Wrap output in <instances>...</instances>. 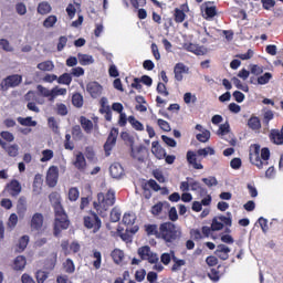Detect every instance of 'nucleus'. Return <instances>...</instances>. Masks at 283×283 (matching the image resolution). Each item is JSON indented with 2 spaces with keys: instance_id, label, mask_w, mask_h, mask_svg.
<instances>
[{
  "instance_id": "f257e3e1",
  "label": "nucleus",
  "mask_w": 283,
  "mask_h": 283,
  "mask_svg": "<svg viewBox=\"0 0 283 283\" xmlns=\"http://www.w3.org/2000/svg\"><path fill=\"white\" fill-rule=\"evenodd\" d=\"M49 200L54 212L53 235L59 238L63 231L70 229V217H67V212H65V208L61 203V195L59 192L50 193Z\"/></svg>"
},
{
  "instance_id": "f03ea898",
  "label": "nucleus",
  "mask_w": 283,
  "mask_h": 283,
  "mask_svg": "<svg viewBox=\"0 0 283 283\" xmlns=\"http://www.w3.org/2000/svg\"><path fill=\"white\" fill-rule=\"evenodd\" d=\"M114 205H116V191L113 189H108L106 192H98L97 200L93 202V207L99 216H105Z\"/></svg>"
},
{
  "instance_id": "7ed1b4c3",
  "label": "nucleus",
  "mask_w": 283,
  "mask_h": 283,
  "mask_svg": "<svg viewBox=\"0 0 283 283\" xmlns=\"http://www.w3.org/2000/svg\"><path fill=\"white\" fill-rule=\"evenodd\" d=\"M249 158L251 165L258 167V169H264L266 165H269V160L271 158V150L268 147L261 149V157H260V145L252 144L249 150Z\"/></svg>"
},
{
  "instance_id": "20e7f679",
  "label": "nucleus",
  "mask_w": 283,
  "mask_h": 283,
  "mask_svg": "<svg viewBox=\"0 0 283 283\" xmlns=\"http://www.w3.org/2000/svg\"><path fill=\"white\" fill-rule=\"evenodd\" d=\"M182 233L171 221H166L159 226V240H164L166 244H174L176 240H180Z\"/></svg>"
},
{
  "instance_id": "39448f33",
  "label": "nucleus",
  "mask_w": 283,
  "mask_h": 283,
  "mask_svg": "<svg viewBox=\"0 0 283 283\" xmlns=\"http://www.w3.org/2000/svg\"><path fill=\"white\" fill-rule=\"evenodd\" d=\"M83 224L84 228L92 231V233H98L101 231V227H103V221L101 220V217H98V213L91 210L83 217Z\"/></svg>"
},
{
  "instance_id": "423d86ee",
  "label": "nucleus",
  "mask_w": 283,
  "mask_h": 283,
  "mask_svg": "<svg viewBox=\"0 0 283 283\" xmlns=\"http://www.w3.org/2000/svg\"><path fill=\"white\" fill-rule=\"evenodd\" d=\"M23 83V76L20 74L8 75L1 81V91L8 92V90L13 87H19V85Z\"/></svg>"
},
{
  "instance_id": "0eeeda50",
  "label": "nucleus",
  "mask_w": 283,
  "mask_h": 283,
  "mask_svg": "<svg viewBox=\"0 0 283 283\" xmlns=\"http://www.w3.org/2000/svg\"><path fill=\"white\" fill-rule=\"evenodd\" d=\"M21 191H23V187L17 179H12L10 182H8L3 189V193H8V196H11V198H18Z\"/></svg>"
},
{
  "instance_id": "6e6552de",
  "label": "nucleus",
  "mask_w": 283,
  "mask_h": 283,
  "mask_svg": "<svg viewBox=\"0 0 283 283\" xmlns=\"http://www.w3.org/2000/svg\"><path fill=\"white\" fill-rule=\"evenodd\" d=\"M118 139V128L113 127L108 134V137L104 144V151L106 156H109L114 147H116V140Z\"/></svg>"
},
{
  "instance_id": "1a4fd4ad",
  "label": "nucleus",
  "mask_w": 283,
  "mask_h": 283,
  "mask_svg": "<svg viewBox=\"0 0 283 283\" xmlns=\"http://www.w3.org/2000/svg\"><path fill=\"white\" fill-rule=\"evenodd\" d=\"M45 218L43 217V213L35 212L30 222L31 231H42L43 230V222Z\"/></svg>"
},
{
  "instance_id": "9d476101",
  "label": "nucleus",
  "mask_w": 283,
  "mask_h": 283,
  "mask_svg": "<svg viewBox=\"0 0 283 283\" xmlns=\"http://www.w3.org/2000/svg\"><path fill=\"white\" fill-rule=\"evenodd\" d=\"M59 182V167L51 166L46 172L48 187H54Z\"/></svg>"
},
{
  "instance_id": "9b49d317",
  "label": "nucleus",
  "mask_w": 283,
  "mask_h": 283,
  "mask_svg": "<svg viewBox=\"0 0 283 283\" xmlns=\"http://www.w3.org/2000/svg\"><path fill=\"white\" fill-rule=\"evenodd\" d=\"M72 165L77 169V171H85V169H87V160L85 159V155H83L81 151L75 154Z\"/></svg>"
},
{
  "instance_id": "f8f14e48",
  "label": "nucleus",
  "mask_w": 283,
  "mask_h": 283,
  "mask_svg": "<svg viewBox=\"0 0 283 283\" xmlns=\"http://www.w3.org/2000/svg\"><path fill=\"white\" fill-rule=\"evenodd\" d=\"M174 74L175 81L181 83V81L185 78L184 74H189V69L187 67V65H185V63L179 62L174 66Z\"/></svg>"
},
{
  "instance_id": "ddd939ff",
  "label": "nucleus",
  "mask_w": 283,
  "mask_h": 283,
  "mask_svg": "<svg viewBox=\"0 0 283 283\" xmlns=\"http://www.w3.org/2000/svg\"><path fill=\"white\" fill-rule=\"evenodd\" d=\"M86 91L92 98H98L103 94V86L98 82H90L86 84Z\"/></svg>"
},
{
  "instance_id": "4468645a",
  "label": "nucleus",
  "mask_w": 283,
  "mask_h": 283,
  "mask_svg": "<svg viewBox=\"0 0 283 283\" xmlns=\"http://www.w3.org/2000/svg\"><path fill=\"white\" fill-rule=\"evenodd\" d=\"M229 253H231V248L226 244H218L214 251V255H217V258L222 261H227Z\"/></svg>"
},
{
  "instance_id": "2eb2a0df",
  "label": "nucleus",
  "mask_w": 283,
  "mask_h": 283,
  "mask_svg": "<svg viewBox=\"0 0 283 283\" xmlns=\"http://www.w3.org/2000/svg\"><path fill=\"white\" fill-rule=\"evenodd\" d=\"M151 154L156 156L158 160L165 159V156L167 154V150L161 147V145L158 142H153L151 143Z\"/></svg>"
},
{
  "instance_id": "dca6fc26",
  "label": "nucleus",
  "mask_w": 283,
  "mask_h": 283,
  "mask_svg": "<svg viewBox=\"0 0 283 283\" xmlns=\"http://www.w3.org/2000/svg\"><path fill=\"white\" fill-rule=\"evenodd\" d=\"M109 174L112 178H115V179L123 178V176H125V169L120 164L115 163L111 165Z\"/></svg>"
},
{
  "instance_id": "f3484780",
  "label": "nucleus",
  "mask_w": 283,
  "mask_h": 283,
  "mask_svg": "<svg viewBox=\"0 0 283 283\" xmlns=\"http://www.w3.org/2000/svg\"><path fill=\"white\" fill-rule=\"evenodd\" d=\"M184 48H185V50H187V52H191L192 54H196L197 56H205V54H207V51L205 50L203 46H199L193 43H188V44L184 45Z\"/></svg>"
},
{
  "instance_id": "a211bd4d",
  "label": "nucleus",
  "mask_w": 283,
  "mask_h": 283,
  "mask_svg": "<svg viewBox=\"0 0 283 283\" xmlns=\"http://www.w3.org/2000/svg\"><path fill=\"white\" fill-rule=\"evenodd\" d=\"M269 138L273 145H283V133L277 128L271 129Z\"/></svg>"
},
{
  "instance_id": "6ab92c4d",
  "label": "nucleus",
  "mask_w": 283,
  "mask_h": 283,
  "mask_svg": "<svg viewBox=\"0 0 283 283\" xmlns=\"http://www.w3.org/2000/svg\"><path fill=\"white\" fill-rule=\"evenodd\" d=\"M25 211H28V199L22 196L17 202V213L20 218H23V216H25Z\"/></svg>"
},
{
  "instance_id": "aec40b11",
  "label": "nucleus",
  "mask_w": 283,
  "mask_h": 283,
  "mask_svg": "<svg viewBox=\"0 0 283 283\" xmlns=\"http://www.w3.org/2000/svg\"><path fill=\"white\" fill-rule=\"evenodd\" d=\"M24 101H34L35 104H38V105H44L45 104V98L40 97L39 94L34 91H29L24 95Z\"/></svg>"
},
{
  "instance_id": "412c9836",
  "label": "nucleus",
  "mask_w": 283,
  "mask_h": 283,
  "mask_svg": "<svg viewBox=\"0 0 283 283\" xmlns=\"http://www.w3.org/2000/svg\"><path fill=\"white\" fill-rule=\"evenodd\" d=\"M187 161L189 163V165H192L193 169H205V166L198 163V157L196 153L191 150L187 153Z\"/></svg>"
},
{
  "instance_id": "4be33fe9",
  "label": "nucleus",
  "mask_w": 283,
  "mask_h": 283,
  "mask_svg": "<svg viewBox=\"0 0 283 283\" xmlns=\"http://www.w3.org/2000/svg\"><path fill=\"white\" fill-rule=\"evenodd\" d=\"M28 264V259L23 255H18L13 261V271H23Z\"/></svg>"
},
{
  "instance_id": "5701e85b",
  "label": "nucleus",
  "mask_w": 283,
  "mask_h": 283,
  "mask_svg": "<svg viewBox=\"0 0 283 283\" xmlns=\"http://www.w3.org/2000/svg\"><path fill=\"white\" fill-rule=\"evenodd\" d=\"M248 127L253 132L262 129V122L260 120V117L251 116L248 120Z\"/></svg>"
},
{
  "instance_id": "b1692460",
  "label": "nucleus",
  "mask_w": 283,
  "mask_h": 283,
  "mask_svg": "<svg viewBox=\"0 0 283 283\" xmlns=\"http://www.w3.org/2000/svg\"><path fill=\"white\" fill-rule=\"evenodd\" d=\"M80 123L86 134H92V129H94V123H92L91 119L85 116H81Z\"/></svg>"
},
{
  "instance_id": "393cba45",
  "label": "nucleus",
  "mask_w": 283,
  "mask_h": 283,
  "mask_svg": "<svg viewBox=\"0 0 283 283\" xmlns=\"http://www.w3.org/2000/svg\"><path fill=\"white\" fill-rule=\"evenodd\" d=\"M171 253H172L171 260L174 262V264L171 266V271L174 273H176V271H180V268L185 266V264H187V261H185L184 259H178L174 252H171Z\"/></svg>"
},
{
  "instance_id": "a878e982",
  "label": "nucleus",
  "mask_w": 283,
  "mask_h": 283,
  "mask_svg": "<svg viewBox=\"0 0 283 283\" xmlns=\"http://www.w3.org/2000/svg\"><path fill=\"white\" fill-rule=\"evenodd\" d=\"M273 118H275V113L273 111L263 109L262 124L264 125V127H269V124L271 123V120H273Z\"/></svg>"
},
{
  "instance_id": "bb28decb",
  "label": "nucleus",
  "mask_w": 283,
  "mask_h": 283,
  "mask_svg": "<svg viewBox=\"0 0 283 283\" xmlns=\"http://www.w3.org/2000/svg\"><path fill=\"white\" fill-rule=\"evenodd\" d=\"M2 149H4V151H7L8 156L11 158H17V156H19V145L17 144L8 146L6 143V146L2 147Z\"/></svg>"
},
{
  "instance_id": "cd10ccee",
  "label": "nucleus",
  "mask_w": 283,
  "mask_h": 283,
  "mask_svg": "<svg viewBox=\"0 0 283 283\" xmlns=\"http://www.w3.org/2000/svg\"><path fill=\"white\" fill-rule=\"evenodd\" d=\"M77 60L78 63L82 65H92V63H94V56L90 54L78 53Z\"/></svg>"
},
{
  "instance_id": "c85d7f7f",
  "label": "nucleus",
  "mask_w": 283,
  "mask_h": 283,
  "mask_svg": "<svg viewBox=\"0 0 283 283\" xmlns=\"http://www.w3.org/2000/svg\"><path fill=\"white\" fill-rule=\"evenodd\" d=\"M113 261L115 262V264H122L123 260H125V252H123V250L120 249H115L112 253H111Z\"/></svg>"
},
{
  "instance_id": "c756f323",
  "label": "nucleus",
  "mask_w": 283,
  "mask_h": 283,
  "mask_svg": "<svg viewBox=\"0 0 283 283\" xmlns=\"http://www.w3.org/2000/svg\"><path fill=\"white\" fill-rule=\"evenodd\" d=\"M50 12H52V6H50L48 1H43L38 4L39 14L45 15L50 14Z\"/></svg>"
},
{
  "instance_id": "7c9ffc66",
  "label": "nucleus",
  "mask_w": 283,
  "mask_h": 283,
  "mask_svg": "<svg viewBox=\"0 0 283 283\" xmlns=\"http://www.w3.org/2000/svg\"><path fill=\"white\" fill-rule=\"evenodd\" d=\"M18 123L22 125V127H36V120H33L32 117H18Z\"/></svg>"
},
{
  "instance_id": "2f4dec72",
  "label": "nucleus",
  "mask_w": 283,
  "mask_h": 283,
  "mask_svg": "<svg viewBox=\"0 0 283 283\" xmlns=\"http://www.w3.org/2000/svg\"><path fill=\"white\" fill-rule=\"evenodd\" d=\"M65 94H67V88H59V86L53 87L51 90L50 103H54L56 96H65Z\"/></svg>"
},
{
  "instance_id": "473e14b6",
  "label": "nucleus",
  "mask_w": 283,
  "mask_h": 283,
  "mask_svg": "<svg viewBox=\"0 0 283 283\" xmlns=\"http://www.w3.org/2000/svg\"><path fill=\"white\" fill-rule=\"evenodd\" d=\"M36 67L38 70H41V72H52L54 70V62L48 60L39 63Z\"/></svg>"
},
{
  "instance_id": "72a5a7b5",
  "label": "nucleus",
  "mask_w": 283,
  "mask_h": 283,
  "mask_svg": "<svg viewBox=\"0 0 283 283\" xmlns=\"http://www.w3.org/2000/svg\"><path fill=\"white\" fill-rule=\"evenodd\" d=\"M145 231L147 235H156L158 239L160 238V229H158L157 224H146Z\"/></svg>"
},
{
  "instance_id": "f704fd0d",
  "label": "nucleus",
  "mask_w": 283,
  "mask_h": 283,
  "mask_svg": "<svg viewBox=\"0 0 283 283\" xmlns=\"http://www.w3.org/2000/svg\"><path fill=\"white\" fill-rule=\"evenodd\" d=\"M128 123L132 125V127H134L136 129V132L145 130V126L143 125V123H140V120L136 119V117L133 115H130L128 117Z\"/></svg>"
},
{
  "instance_id": "c9c22d12",
  "label": "nucleus",
  "mask_w": 283,
  "mask_h": 283,
  "mask_svg": "<svg viewBox=\"0 0 283 283\" xmlns=\"http://www.w3.org/2000/svg\"><path fill=\"white\" fill-rule=\"evenodd\" d=\"M137 253H138L140 260H147V258L151 253V248L149 245L140 247V248H138Z\"/></svg>"
},
{
  "instance_id": "e433bc0d",
  "label": "nucleus",
  "mask_w": 283,
  "mask_h": 283,
  "mask_svg": "<svg viewBox=\"0 0 283 283\" xmlns=\"http://www.w3.org/2000/svg\"><path fill=\"white\" fill-rule=\"evenodd\" d=\"M122 222L126 227H133V224L136 222V216L133 213H124Z\"/></svg>"
},
{
  "instance_id": "4c0bfd02",
  "label": "nucleus",
  "mask_w": 283,
  "mask_h": 283,
  "mask_svg": "<svg viewBox=\"0 0 283 283\" xmlns=\"http://www.w3.org/2000/svg\"><path fill=\"white\" fill-rule=\"evenodd\" d=\"M130 156L134 160H137V163H145V156H143V150L140 149H134V147H132Z\"/></svg>"
},
{
  "instance_id": "58836bf2",
  "label": "nucleus",
  "mask_w": 283,
  "mask_h": 283,
  "mask_svg": "<svg viewBox=\"0 0 283 283\" xmlns=\"http://www.w3.org/2000/svg\"><path fill=\"white\" fill-rule=\"evenodd\" d=\"M63 269L65 273L72 274L76 271V265H74V261H72V259H66L63 263Z\"/></svg>"
},
{
  "instance_id": "ea45409f",
  "label": "nucleus",
  "mask_w": 283,
  "mask_h": 283,
  "mask_svg": "<svg viewBox=\"0 0 283 283\" xmlns=\"http://www.w3.org/2000/svg\"><path fill=\"white\" fill-rule=\"evenodd\" d=\"M93 258H94V261H93L94 269H97V270L101 269V264L103 262V255L101 254V252L97 250H94Z\"/></svg>"
},
{
  "instance_id": "a19ab883",
  "label": "nucleus",
  "mask_w": 283,
  "mask_h": 283,
  "mask_svg": "<svg viewBox=\"0 0 283 283\" xmlns=\"http://www.w3.org/2000/svg\"><path fill=\"white\" fill-rule=\"evenodd\" d=\"M59 85H70L72 83V74L64 73L57 77Z\"/></svg>"
},
{
  "instance_id": "79ce46f5",
  "label": "nucleus",
  "mask_w": 283,
  "mask_h": 283,
  "mask_svg": "<svg viewBox=\"0 0 283 283\" xmlns=\"http://www.w3.org/2000/svg\"><path fill=\"white\" fill-rule=\"evenodd\" d=\"M81 196V192L78 191V188L72 187L69 189V200L71 202H76Z\"/></svg>"
},
{
  "instance_id": "37998d69",
  "label": "nucleus",
  "mask_w": 283,
  "mask_h": 283,
  "mask_svg": "<svg viewBox=\"0 0 283 283\" xmlns=\"http://www.w3.org/2000/svg\"><path fill=\"white\" fill-rule=\"evenodd\" d=\"M36 90L39 94L43 96V98H49V102H50V98H52V90H49L43 85H38Z\"/></svg>"
},
{
  "instance_id": "c03bdc74",
  "label": "nucleus",
  "mask_w": 283,
  "mask_h": 283,
  "mask_svg": "<svg viewBox=\"0 0 283 283\" xmlns=\"http://www.w3.org/2000/svg\"><path fill=\"white\" fill-rule=\"evenodd\" d=\"M72 104L74 107H77V108L83 107V95H81V93L73 94Z\"/></svg>"
},
{
  "instance_id": "a18cd8bd",
  "label": "nucleus",
  "mask_w": 283,
  "mask_h": 283,
  "mask_svg": "<svg viewBox=\"0 0 283 283\" xmlns=\"http://www.w3.org/2000/svg\"><path fill=\"white\" fill-rule=\"evenodd\" d=\"M30 243V237L29 235H23L20 240H19V252L21 253L22 251H25V249H28V244Z\"/></svg>"
},
{
  "instance_id": "49530a36",
  "label": "nucleus",
  "mask_w": 283,
  "mask_h": 283,
  "mask_svg": "<svg viewBox=\"0 0 283 283\" xmlns=\"http://www.w3.org/2000/svg\"><path fill=\"white\" fill-rule=\"evenodd\" d=\"M196 138L199 140V143H208L209 138H211V132L202 130L196 135Z\"/></svg>"
},
{
  "instance_id": "de8ad7c7",
  "label": "nucleus",
  "mask_w": 283,
  "mask_h": 283,
  "mask_svg": "<svg viewBox=\"0 0 283 283\" xmlns=\"http://www.w3.org/2000/svg\"><path fill=\"white\" fill-rule=\"evenodd\" d=\"M56 21H59V18H56V15H49L43 21V27L44 28H54V25H56Z\"/></svg>"
},
{
  "instance_id": "09e8293b",
  "label": "nucleus",
  "mask_w": 283,
  "mask_h": 283,
  "mask_svg": "<svg viewBox=\"0 0 283 283\" xmlns=\"http://www.w3.org/2000/svg\"><path fill=\"white\" fill-rule=\"evenodd\" d=\"M17 224H19V217L17 213H11L7 222V227L12 230L17 227Z\"/></svg>"
},
{
  "instance_id": "8fccbe9b",
  "label": "nucleus",
  "mask_w": 283,
  "mask_h": 283,
  "mask_svg": "<svg viewBox=\"0 0 283 283\" xmlns=\"http://www.w3.org/2000/svg\"><path fill=\"white\" fill-rule=\"evenodd\" d=\"M85 156L87 160L93 161L96 160V151L94 150V146L85 147Z\"/></svg>"
},
{
  "instance_id": "3c124183",
  "label": "nucleus",
  "mask_w": 283,
  "mask_h": 283,
  "mask_svg": "<svg viewBox=\"0 0 283 283\" xmlns=\"http://www.w3.org/2000/svg\"><path fill=\"white\" fill-rule=\"evenodd\" d=\"M52 158H54V151L52 149H45L42 151L40 163H48L49 160H52Z\"/></svg>"
},
{
  "instance_id": "603ef678",
  "label": "nucleus",
  "mask_w": 283,
  "mask_h": 283,
  "mask_svg": "<svg viewBox=\"0 0 283 283\" xmlns=\"http://www.w3.org/2000/svg\"><path fill=\"white\" fill-rule=\"evenodd\" d=\"M198 156H203L205 158H207V156H213L216 155V150L211 147H206V148H200L197 151Z\"/></svg>"
},
{
  "instance_id": "864d4df0",
  "label": "nucleus",
  "mask_w": 283,
  "mask_h": 283,
  "mask_svg": "<svg viewBox=\"0 0 283 283\" xmlns=\"http://www.w3.org/2000/svg\"><path fill=\"white\" fill-rule=\"evenodd\" d=\"M187 19V14H185V11L176 8L175 9V21L176 23H182Z\"/></svg>"
},
{
  "instance_id": "5fc2aeb1",
  "label": "nucleus",
  "mask_w": 283,
  "mask_h": 283,
  "mask_svg": "<svg viewBox=\"0 0 283 283\" xmlns=\"http://www.w3.org/2000/svg\"><path fill=\"white\" fill-rule=\"evenodd\" d=\"M271 78H273V74L266 72L263 75L258 77V84L259 85H266V83H269V81H271Z\"/></svg>"
},
{
  "instance_id": "6e6d98bb",
  "label": "nucleus",
  "mask_w": 283,
  "mask_h": 283,
  "mask_svg": "<svg viewBox=\"0 0 283 283\" xmlns=\"http://www.w3.org/2000/svg\"><path fill=\"white\" fill-rule=\"evenodd\" d=\"M48 277H49V273L43 270H39L35 273V279L38 283H45V280H48Z\"/></svg>"
},
{
  "instance_id": "4d7b16f0",
  "label": "nucleus",
  "mask_w": 283,
  "mask_h": 283,
  "mask_svg": "<svg viewBox=\"0 0 283 283\" xmlns=\"http://www.w3.org/2000/svg\"><path fill=\"white\" fill-rule=\"evenodd\" d=\"M0 137L2 140H6V143H14V135L8 130H2Z\"/></svg>"
},
{
  "instance_id": "13d9d810",
  "label": "nucleus",
  "mask_w": 283,
  "mask_h": 283,
  "mask_svg": "<svg viewBox=\"0 0 283 283\" xmlns=\"http://www.w3.org/2000/svg\"><path fill=\"white\" fill-rule=\"evenodd\" d=\"M111 222H119L120 221V210L118 208H113L109 214Z\"/></svg>"
},
{
  "instance_id": "bf43d9fd",
  "label": "nucleus",
  "mask_w": 283,
  "mask_h": 283,
  "mask_svg": "<svg viewBox=\"0 0 283 283\" xmlns=\"http://www.w3.org/2000/svg\"><path fill=\"white\" fill-rule=\"evenodd\" d=\"M163 207H164V205H163V202H157L156 205H154L153 207H151V209H150V213L153 214V216H160L161 213H163Z\"/></svg>"
},
{
  "instance_id": "052dcab7",
  "label": "nucleus",
  "mask_w": 283,
  "mask_h": 283,
  "mask_svg": "<svg viewBox=\"0 0 283 283\" xmlns=\"http://www.w3.org/2000/svg\"><path fill=\"white\" fill-rule=\"evenodd\" d=\"M201 180L209 188L218 187V179L216 177L202 178Z\"/></svg>"
},
{
  "instance_id": "680f3d73",
  "label": "nucleus",
  "mask_w": 283,
  "mask_h": 283,
  "mask_svg": "<svg viewBox=\"0 0 283 283\" xmlns=\"http://www.w3.org/2000/svg\"><path fill=\"white\" fill-rule=\"evenodd\" d=\"M64 149H67L69 151H73L74 149V143L72 142V135L70 134L65 135Z\"/></svg>"
},
{
  "instance_id": "e2e57ef3",
  "label": "nucleus",
  "mask_w": 283,
  "mask_h": 283,
  "mask_svg": "<svg viewBox=\"0 0 283 283\" xmlns=\"http://www.w3.org/2000/svg\"><path fill=\"white\" fill-rule=\"evenodd\" d=\"M157 125L158 127H160V129H163V132H171V126L169 125V122L165 119H158Z\"/></svg>"
},
{
  "instance_id": "0e129e2a",
  "label": "nucleus",
  "mask_w": 283,
  "mask_h": 283,
  "mask_svg": "<svg viewBox=\"0 0 283 283\" xmlns=\"http://www.w3.org/2000/svg\"><path fill=\"white\" fill-rule=\"evenodd\" d=\"M157 92L161 95V96H169V91H167V85H165V83L159 82L157 84Z\"/></svg>"
},
{
  "instance_id": "69168bd1",
  "label": "nucleus",
  "mask_w": 283,
  "mask_h": 283,
  "mask_svg": "<svg viewBox=\"0 0 283 283\" xmlns=\"http://www.w3.org/2000/svg\"><path fill=\"white\" fill-rule=\"evenodd\" d=\"M72 136H73V138H78V140H81V138H83V130L81 129V126H78V125L73 126Z\"/></svg>"
},
{
  "instance_id": "338daca9",
  "label": "nucleus",
  "mask_w": 283,
  "mask_h": 283,
  "mask_svg": "<svg viewBox=\"0 0 283 283\" xmlns=\"http://www.w3.org/2000/svg\"><path fill=\"white\" fill-rule=\"evenodd\" d=\"M218 218L221 223L226 224V227H231V224H232L231 212H227V217L220 216Z\"/></svg>"
},
{
  "instance_id": "774afa93",
  "label": "nucleus",
  "mask_w": 283,
  "mask_h": 283,
  "mask_svg": "<svg viewBox=\"0 0 283 283\" xmlns=\"http://www.w3.org/2000/svg\"><path fill=\"white\" fill-rule=\"evenodd\" d=\"M153 176L160 184L167 182V179L165 178V175L161 172V170H158V169L154 170Z\"/></svg>"
}]
</instances>
